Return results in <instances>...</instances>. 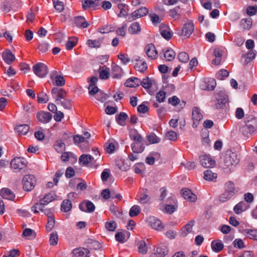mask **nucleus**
I'll return each mask as SVG.
<instances>
[{"label":"nucleus","instance_id":"nucleus-1","mask_svg":"<svg viewBox=\"0 0 257 257\" xmlns=\"http://www.w3.org/2000/svg\"><path fill=\"white\" fill-rule=\"evenodd\" d=\"M241 132L246 137L251 136L257 132V117L252 116L246 117L245 125L241 128Z\"/></svg>","mask_w":257,"mask_h":257},{"label":"nucleus","instance_id":"nucleus-2","mask_svg":"<svg viewBox=\"0 0 257 257\" xmlns=\"http://www.w3.org/2000/svg\"><path fill=\"white\" fill-rule=\"evenodd\" d=\"M224 166L226 168L235 166L239 162V159L236 153L234 152H227L223 159Z\"/></svg>","mask_w":257,"mask_h":257},{"label":"nucleus","instance_id":"nucleus-3","mask_svg":"<svg viewBox=\"0 0 257 257\" xmlns=\"http://www.w3.org/2000/svg\"><path fill=\"white\" fill-rule=\"evenodd\" d=\"M97 158H94L90 155L83 154L79 159L80 163L83 165H87L90 167L96 168L99 166L97 163Z\"/></svg>","mask_w":257,"mask_h":257},{"label":"nucleus","instance_id":"nucleus-4","mask_svg":"<svg viewBox=\"0 0 257 257\" xmlns=\"http://www.w3.org/2000/svg\"><path fill=\"white\" fill-rule=\"evenodd\" d=\"M23 188L27 191H31L36 183L35 177L32 175H26L23 179Z\"/></svg>","mask_w":257,"mask_h":257},{"label":"nucleus","instance_id":"nucleus-5","mask_svg":"<svg viewBox=\"0 0 257 257\" xmlns=\"http://www.w3.org/2000/svg\"><path fill=\"white\" fill-rule=\"evenodd\" d=\"M27 160L24 158L16 157L11 162L12 168L16 171L23 169L27 166Z\"/></svg>","mask_w":257,"mask_h":257},{"label":"nucleus","instance_id":"nucleus-6","mask_svg":"<svg viewBox=\"0 0 257 257\" xmlns=\"http://www.w3.org/2000/svg\"><path fill=\"white\" fill-rule=\"evenodd\" d=\"M34 73L39 77H44L48 73L47 66L44 63H38L33 67Z\"/></svg>","mask_w":257,"mask_h":257},{"label":"nucleus","instance_id":"nucleus-7","mask_svg":"<svg viewBox=\"0 0 257 257\" xmlns=\"http://www.w3.org/2000/svg\"><path fill=\"white\" fill-rule=\"evenodd\" d=\"M194 30V26L193 23L192 21H189L184 24L179 35L181 36L189 38L193 32Z\"/></svg>","mask_w":257,"mask_h":257},{"label":"nucleus","instance_id":"nucleus-8","mask_svg":"<svg viewBox=\"0 0 257 257\" xmlns=\"http://www.w3.org/2000/svg\"><path fill=\"white\" fill-rule=\"evenodd\" d=\"M51 94L57 104H59V101L66 96V91L62 88L57 87L53 88L51 90Z\"/></svg>","mask_w":257,"mask_h":257},{"label":"nucleus","instance_id":"nucleus-9","mask_svg":"<svg viewBox=\"0 0 257 257\" xmlns=\"http://www.w3.org/2000/svg\"><path fill=\"white\" fill-rule=\"evenodd\" d=\"M147 221L149 225L154 229L161 230L163 228L161 221L154 216L148 217Z\"/></svg>","mask_w":257,"mask_h":257},{"label":"nucleus","instance_id":"nucleus-10","mask_svg":"<svg viewBox=\"0 0 257 257\" xmlns=\"http://www.w3.org/2000/svg\"><path fill=\"white\" fill-rule=\"evenodd\" d=\"M149 12V10L146 7H142L139 9L134 11L131 15V17L128 18L130 21H133L137 19L141 18L146 16Z\"/></svg>","mask_w":257,"mask_h":257},{"label":"nucleus","instance_id":"nucleus-11","mask_svg":"<svg viewBox=\"0 0 257 257\" xmlns=\"http://www.w3.org/2000/svg\"><path fill=\"white\" fill-rule=\"evenodd\" d=\"M200 162L205 168L212 167L215 164V161L209 155H204L200 157Z\"/></svg>","mask_w":257,"mask_h":257},{"label":"nucleus","instance_id":"nucleus-12","mask_svg":"<svg viewBox=\"0 0 257 257\" xmlns=\"http://www.w3.org/2000/svg\"><path fill=\"white\" fill-rule=\"evenodd\" d=\"M203 117L202 114L201 113L200 109L197 107H194L192 110V118L193 121L192 126L193 127H196L199 124V122L202 119Z\"/></svg>","mask_w":257,"mask_h":257},{"label":"nucleus","instance_id":"nucleus-13","mask_svg":"<svg viewBox=\"0 0 257 257\" xmlns=\"http://www.w3.org/2000/svg\"><path fill=\"white\" fill-rule=\"evenodd\" d=\"M215 98L217 101L215 105L216 108L223 107L228 101L227 96L221 92L217 93Z\"/></svg>","mask_w":257,"mask_h":257},{"label":"nucleus","instance_id":"nucleus-14","mask_svg":"<svg viewBox=\"0 0 257 257\" xmlns=\"http://www.w3.org/2000/svg\"><path fill=\"white\" fill-rule=\"evenodd\" d=\"M145 50L147 55L150 59L154 60L158 57V52L154 44H148Z\"/></svg>","mask_w":257,"mask_h":257},{"label":"nucleus","instance_id":"nucleus-15","mask_svg":"<svg viewBox=\"0 0 257 257\" xmlns=\"http://www.w3.org/2000/svg\"><path fill=\"white\" fill-rule=\"evenodd\" d=\"M135 60V63L134 67L136 70L144 72L147 70L148 66L146 62L144 60L141 59L140 57L137 56L136 57Z\"/></svg>","mask_w":257,"mask_h":257},{"label":"nucleus","instance_id":"nucleus-16","mask_svg":"<svg viewBox=\"0 0 257 257\" xmlns=\"http://www.w3.org/2000/svg\"><path fill=\"white\" fill-rule=\"evenodd\" d=\"M181 193L183 198L189 202H195L197 200V196L189 189L183 188Z\"/></svg>","mask_w":257,"mask_h":257},{"label":"nucleus","instance_id":"nucleus-17","mask_svg":"<svg viewBox=\"0 0 257 257\" xmlns=\"http://www.w3.org/2000/svg\"><path fill=\"white\" fill-rule=\"evenodd\" d=\"M52 115L48 112L40 111L37 114L38 120L43 123L49 122L52 119Z\"/></svg>","mask_w":257,"mask_h":257},{"label":"nucleus","instance_id":"nucleus-18","mask_svg":"<svg viewBox=\"0 0 257 257\" xmlns=\"http://www.w3.org/2000/svg\"><path fill=\"white\" fill-rule=\"evenodd\" d=\"M168 252L167 246L165 244H161L156 247L153 253V257H165Z\"/></svg>","mask_w":257,"mask_h":257},{"label":"nucleus","instance_id":"nucleus-19","mask_svg":"<svg viewBox=\"0 0 257 257\" xmlns=\"http://www.w3.org/2000/svg\"><path fill=\"white\" fill-rule=\"evenodd\" d=\"M100 5V0H84L82 2V8L84 10L91 8L97 9Z\"/></svg>","mask_w":257,"mask_h":257},{"label":"nucleus","instance_id":"nucleus-20","mask_svg":"<svg viewBox=\"0 0 257 257\" xmlns=\"http://www.w3.org/2000/svg\"><path fill=\"white\" fill-rule=\"evenodd\" d=\"M160 32L162 36L166 40H169L172 37V32L170 28L164 24L160 25Z\"/></svg>","mask_w":257,"mask_h":257},{"label":"nucleus","instance_id":"nucleus-21","mask_svg":"<svg viewBox=\"0 0 257 257\" xmlns=\"http://www.w3.org/2000/svg\"><path fill=\"white\" fill-rule=\"evenodd\" d=\"M2 58L8 64H11L15 60V55L9 50H6L2 53Z\"/></svg>","mask_w":257,"mask_h":257},{"label":"nucleus","instance_id":"nucleus-22","mask_svg":"<svg viewBox=\"0 0 257 257\" xmlns=\"http://www.w3.org/2000/svg\"><path fill=\"white\" fill-rule=\"evenodd\" d=\"M249 207V205L244 201H240L235 205L233 210L237 214H239L246 210Z\"/></svg>","mask_w":257,"mask_h":257},{"label":"nucleus","instance_id":"nucleus-23","mask_svg":"<svg viewBox=\"0 0 257 257\" xmlns=\"http://www.w3.org/2000/svg\"><path fill=\"white\" fill-rule=\"evenodd\" d=\"M79 207L81 211L92 212L94 211L95 206L90 201L82 202L79 204Z\"/></svg>","mask_w":257,"mask_h":257},{"label":"nucleus","instance_id":"nucleus-24","mask_svg":"<svg viewBox=\"0 0 257 257\" xmlns=\"http://www.w3.org/2000/svg\"><path fill=\"white\" fill-rule=\"evenodd\" d=\"M195 221L194 220L189 221L187 224L184 225L181 230L180 234L182 236L185 237L188 233L192 231L193 226L194 225Z\"/></svg>","mask_w":257,"mask_h":257},{"label":"nucleus","instance_id":"nucleus-25","mask_svg":"<svg viewBox=\"0 0 257 257\" xmlns=\"http://www.w3.org/2000/svg\"><path fill=\"white\" fill-rule=\"evenodd\" d=\"M89 250L87 248H76L73 251V257H89Z\"/></svg>","mask_w":257,"mask_h":257},{"label":"nucleus","instance_id":"nucleus-26","mask_svg":"<svg viewBox=\"0 0 257 257\" xmlns=\"http://www.w3.org/2000/svg\"><path fill=\"white\" fill-rule=\"evenodd\" d=\"M211 247L214 252L218 253L223 249L224 244L221 240L215 239L211 242Z\"/></svg>","mask_w":257,"mask_h":257},{"label":"nucleus","instance_id":"nucleus-27","mask_svg":"<svg viewBox=\"0 0 257 257\" xmlns=\"http://www.w3.org/2000/svg\"><path fill=\"white\" fill-rule=\"evenodd\" d=\"M0 195L3 198L10 200H14L15 198V194L8 188L1 189Z\"/></svg>","mask_w":257,"mask_h":257},{"label":"nucleus","instance_id":"nucleus-28","mask_svg":"<svg viewBox=\"0 0 257 257\" xmlns=\"http://www.w3.org/2000/svg\"><path fill=\"white\" fill-rule=\"evenodd\" d=\"M51 78L55 80V84L58 86H62L65 84V79L63 76L57 74L56 71H54L51 74Z\"/></svg>","mask_w":257,"mask_h":257},{"label":"nucleus","instance_id":"nucleus-29","mask_svg":"<svg viewBox=\"0 0 257 257\" xmlns=\"http://www.w3.org/2000/svg\"><path fill=\"white\" fill-rule=\"evenodd\" d=\"M141 83V80L137 77H131L126 80L124 85L127 87H136L139 86Z\"/></svg>","mask_w":257,"mask_h":257},{"label":"nucleus","instance_id":"nucleus-30","mask_svg":"<svg viewBox=\"0 0 257 257\" xmlns=\"http://www.w3.org/2000/svg\"><path fill=\"white\" fill-rule=\"evenodd\" d=\"M103 41V38H99L95 40L89 39L86 42V44L91 48H99L101 47Z\"/></svg>","mask_w":257,"mask_h":257},{"label":"nucleus","instance_id":"nucleus-31","mask_svg":"<svg viewBox=\"0 0 257 257\" xmlns=\"http://www.w3.org/2000/svg\"><path fill=\"white\" fill-rule=\"evenodd\" d=\"M131 147L133 152L137 154L142 153L145 148L143 141L134 142L132 143Z\"/></svg>","mask_w":257,"mask_h":257},{"label":"nucleus","instance_id":"nucleus-32","mask_svg":"<svg viewBox=\"0 0 257 257\" xmlns=\"http://www.w3.org/2000/svg\"><path fill=\"white\" fill-rule=\"evenodd\" d=\"M74 22L77 27L81 28H86L89 26L85 18L81 16L75 17Z\"/></svg>","mask_w":257,"mask_h":257},{"label":"nucleus","instance_id":"nucleus-33","mask_svg":"<svg viewBox=\"0 0 257 257\" xmlns=\"http://www.w3.org/2000/svg\"><path fill=\"white\" fill-rule=\"evenodd\" d=\"M242 233L249 239L257 240V229H245L243 230Z\"/></svg>","mask_w":257,"mask_h":257},{"label":"nucleus","instance_id":"nucleus-34","mask_svg":"<svg viewBox=\"0 0 257 257\" xmlns=\"http://www.w3.org/2000/svg\"><path fill=\"white\" fill-rule=\"evenodd\" d=\"M85 244L90 249H97L101 247V244L98 241L90 238L86 240Z\"/></svg>","mask_w":257,"mask_h":257},{"label":"nucleus","instance_id":"nucleus-35","mask_svg":"<svg viewBox=\"0 0 257 257\" xmlns=\"http://www.w3.org/2000/svg\"><path fill=\"white\" fill-rule=\"evenodd\" d=\"M22 236L29 240H33L36 237L35 231L30 228H26L24 230Z\"/></svg>","mask_w":257,"mask_h":257},{"label":"nucleus","instance_id":"nucleus-36","mask_svg":"<svg viewBox=\"0 0 257 257\" xmlns=\"http://www.w3.org/2000/svg\"><path fill=\"white\" fill-rule=\"evenodd\" d=\"M30 127L27 124L18 125L15 127L16 132L21 135H25L29 132Z\"/></svg>","mask_w":257,"mask_h":257},{"label":"nucleus","instance_id":"nucleus-37","mask_svg":"<svg viewBox=\"0 0 257 257\" xmlns=\"http://www.w3.org/2000/svg\"><path fill=\"white\" fill-rule=\"evenodd\" d=\"M155 83V81L154 79H152L149 78V77H147L143 79L141 81V83L140 84L142 85V86L145 89H149L152 87L153 84Z\"/></svg>","mask_w":257,"mask_h":257},{"label":"nucleus","instance_id":"nucleus-38","mask_svg":"<svg viewBox=\"0 0 257 257\" xmlns=\"http://www.w3.org/2000/svg\"><path fill=\"white\" fill-rule=\"evenodd\" d=\"M118 8L120 10V13L118 14V17H121L127 15L128 12V7L127 5L122 3L119 4L118 5Z\"/></svg>","mask_w":257,"mask_h":257},{"label":"nucleus","instance_id":"nucleus-39","mask_svg":"<svg viewBox=\"0 0 257 257\" xmlns=\"http://www.w3.org/2000/svg\"><path fill=\"white\" fill-rule=\"evenodd\" d=\"M217 178V174L211 170H207L204 172V179L207 181H213Z\"/></svg>","mask_w":257,"mask_h":257},{"label":"nucleus","instance_id":"nucleus-40","mask_svg":"<svg viewBox=\"0 0 257 257\" xmlns=\"http://www.w3.org/2000/svg\"><path fill=\"white\" fill-rule=\"evenodd\" d=\"M125 234H129L128 232H118L115 235V238L116 241L120 243L125 242L127 239L126 238Z\"/></svg>","mask_w":257,"mask_h":257},{"label":"nucleus","instance_id":"nucleus-41","mask_svg":"<svg viewBox=\"0 0 257 257\" xmlns=\"http://www.w3.org/2000/svg\"><path fill=\"white\" fill-rule=\"evenodd\" d=\"M141 31L140 25L137 22H135L131 24L128 28V32L132 34H138Z\"/></svg>","mask_w":257,"mask_h":257},{"label":"nucleus","instance_id":"nucleus-42","mask_svg":"<svg viewBox=\"0 0 257 257\" xmlns=\"http://www.w3.org/2000/svg\"><path fill=\"white\" fill-rule=\"evenodd\" d=\"M46 205H44L43 202L40 199L39 202H37L35 203V204L32 207V211L34 212L35 213H38V210H39L42 212L43 211V208Z\"/></svg>","mask_w":257,"mask_h":257},{"label":"nucleus","instance_id":"nucleus-43","mask_svg":"<svg viewBox=\"0 0 257 257\" xmlns=\"http://www.w3.org/2000/svg\"><path fill=\"white\" fill-rule=\"evenodd\" d=\"M127 117L128 116L126 113L121 112L117 116H116V120L119 124L123 126L125 125V120L127 118Z\"/></svg>","mask_w":257,"mask_h":257},{"label":"nucleus","instance_id":"nucleus-44","mask_svg":"<svg viewBox=\"0 0 257 257\" xmlns=\"http://www.w3.org/2000/svg\"><path fill=\"white\" fill-rule=\"evenodd\" d=\"M54 149L59 153H61L65 149V144L62 141H57L54 145Z\"/></svg>","mask_w":257,"mask_h":257},{"label":"nucleus","instance_id":"nucleus-45","mask_svg":"<svg viewBox=\"0 0 257 257\" xmlns=\"http://www.w3.org/2000/svg\"><path fill=\"white\" fill-rule=\"evenodd\" d=\"M139 252L143 254H146L148 251V247L146 243L144 240H141L139 242L138 244Z\"/></svg>","mask_w":257,"mask_h":257},{"label":"nucleus","instance_id":"nucleus-46","mask_svg":"<svg viewBox=\"0 0 257 257\" xmlns=\"http://www.w3.org/2000/svg\"><path fill=\"white\" fill-rule=\"evenodd\" d=\"M180 9L179 7H176L175 8L171 9L169 11V16L175 20L179 19L180 18Z\"/></svg>","mask_w":257,"mask_h":257},{"label":"nucleus","instance_id":"nucleus-47","mask_svg":"<svg viewBox=\"0 0 257 257\" xmlns=\"http://www.w3.org/2000/svg\"><path fill=\"white\" fill-rule=\"evenodd\" d=\"M165 58L169 61H172L175 57V52L172 49H167L164 51Z\"/></svg>","mask_w":257,"mask_h":257},{"label":"nucleus","instance_id":"nucleus-48","mask_svg":"<svg viewBox=\"0 0 257 257\" xmlns=\"http://www.w3.org/2000/svg\"><path fill=\"white\" fill-rule=\"evenodd\" d=\"M77 43V39L76 37L70 38L66 43V48L70 50L74 48Z\"/></svg>","mask_w":257,"mask_h":257},{"label":"nucleus","instance_id":"nucleus-49","mask_svg":"<svg viewBox=\"0 0 257 257\" xmlns=\"http://www.w3.org/2000/svg\"><path fill=\"white\" fill-rule=\"evenodd\" d=\"M252 26V22L250 19H242L240 22V26L244 30H249Z\"/></svg>","mask_w":257,"mask_h":257},{"label":"nucleus","instance_id":"nucleus-50","mask_svg":"<svg viewBox=\"0 0 257 257\" xmlns=\"http://www.w3.org/2000/svg\"><path fill=\"white\" fill-rule=\"evenodd\" d=\"M130 138L134 141V142H139L143 141L141 135L139 134L136 130H133L131 132Z\"/></svg>","mask_w":257,"mask_h":257},{"label":"nucleus","instance_id":"nucleus-51","mask_svg":"<svg viewBox=\"0 0 257 257\" xmlns=\"http://www.w3.org/2000/svg\"><path fill=\"white\" fill-rule=\"evenodd\" d=\"M61 210L66 212L69 211L72 208V204L69 200H64L61 204Z\"/></svg>","mask_w":257,"mask_h":257},{"label":"nucleus","instance_id":"nucleus-52","mask_svg":"<svg viewBox=\"0 0 257 257\" xmlns=\"http://www.w3.org/2000/svg\"><path fill=\"white\" fill-rule=\"evenodd\" d=\"M233 196L231 192L229 193L225 191L224 192L219 195V200L221 202H224L230 199Z\"/></svg>","mask_w":257,"mask_h":257},{"label":"nucleus","instance_id":"nucleus-53","mask_svg":"<svg viewBox=\"0 0 257 257\" xmlns=\"http://www.w3.org/2000/svg\"><path fill=\"white\" fill-rule=\"evenodd\" d=\"M141 210V208L139 205H134L130 210L129 215L132 217L136 216L140 213Z\"/></svg>","mask_w":257,"mask_h":257},{"label":"nucleus","instance_id":"nucleus-54","mask_svg":"<svg viewBox=\"0 0 257 257\" xmlns=\"http://www.w3.org/2000/svg\"><path fill=\"white\" fill-rule=\"evenodd\" d=\"M37 100L39 103H45L49 100V97L46 93L41 92L38 94Z\"/></svg>","mask_w":257,"mask_h":257},{"label":"nucleus","instance_id":"nucleus-55","mask_svg":"<svg viewBox=\"0 0 257 257\" xmlns=\"http://www.w3.org/2000/svg\"><path fill=\"white\" fill-rule=\"evenodd\" d=\"M143 191L144 192L140 194L139 201L141 203H147L150 200V197L147 194V190L146 189H144Z\"/></svg>","mask_w":257,"mask_h":257},{"label":"nucleus","instance_id":"nucleus-56","mask_svg":"<svg viewBox=\"0 0 257 257\" xmlns=\"http://www.w3.org/2000/svg\"><path fill=\"white\" fill-rule=\"evenodd\" d=\"M109 75V69L107 67L103 68L99 72V78L102 79H107Z\"/></svg>","mask_w":257,"mask_h":257},{"label":"nucleus","instance_id":"nucleus-57","mask_svg":"<svg viewBox=\"0 0 257 257\" xmlns=\"http://www.w3.org/2000/svg\"><path fill=\"white\" fill-rule=\"evenodd\" d=\"M225 191L229 192V193L231 192L232 195H234L235 193V188L234 183L231 181H228L226 182L225 184Z\"/></svg>","mask_w":257,"mask_h":257},{"label":"nucleus","instance_id":"nucleus-58","mask_svg":"<svg viewBox=\"0 0 257 257\" xmlns=\"http://www.w3.org/2000/svg\"><path fill=\"white\" fill-rule=\"evenodd\" d=\"M114 30V28L111 25H104L98 29V32L102 34L108 33L110 32H113Z\"/></svg>","mask_w":257,"mask_h":257},{"label":"nucleus","instance_id":"nucleus-59","mask_svg":"<svg viewBox=\"0 0 257 257\" xmlns=\"http://www.w3.org/2000/svg\"><path fill=\"white\" fill-rule=\"evenodd\" d=\"M54 4V8L58 12H62L64 8V5L62 2L59 0H52Z\"/></svg>","mask_w":257,"mask_h":257},{"label":"nucleus","instance_id":"nucleus-60","mask_svg":"<svg viewBox=\"0 0 257 257\" xmlns=\"http://www.w3.org/2000/svg\"><path fill=\"white\" fill-rule=\"evenodd\" d=\"M55 225V219L53 216H48V222L46 226L47 230L51 231Z\"/></svg>","mask_w":257,"mask_h":257},{"label":"nucleus","instance_id":"nucleus-61","mask_svg":"<svg viewBox=\"0 0 257 257\" xmlns=\"http://www.w3.org/2000/svg\"><path fill=\"white\" fill-rule=\"evenodd\" d=\"M58 235L56 232H53L50 234L49 242L51 245H56L58 243Z\"/></svg>","mask_w":257,"mask_h":257},{"label":"nucleus","instance_id":"nucleus-62","mask_svg":"<svg viewBox=\"0 0 257 257\" xmlns=\"http://www.w3.org/2000/svg\"><path fill=\"white\" fill-rule=\"evenodd\" d=\"M178 58L180 62L182 63H187L189 60V55L184 52L180 53L178 55Z\"/></svg>","mask_w":257,"mask_h":257},{"label":"nucleus","instance_id":"nucleus-63","mask_svg":"<svg viewBox=\"0 0 257 257\" xmlns=\"http://www.w3.org/2000/svg\"><path fill=\"white\" fill-rule=\"evenodd\" d=\"M148 140L151 144H157L160 142V139L155 133H151L148 136Z\"/></svg>","mask_w":257,"mask_h":257},{"label":"nucleus","instance_id":"nucleus-64","mask_svg":"<svg viewBox=\"0 0 257 257\" xmlns=\"http://www.w3.org/2000/svg\"><path fill=\"white\" fill-rule=\"evenodd\" d=\"M106 229L109 231H114L116 228V224L114 221L106 222L105 224Z\"/></svg>","mask_w":257,"mask_h":257}]
</instances>
